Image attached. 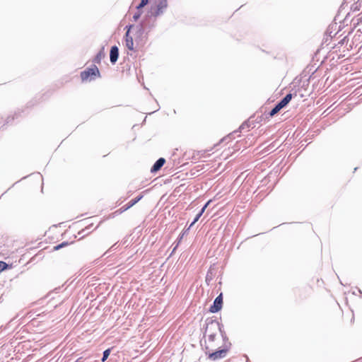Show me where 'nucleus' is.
I'll use <instances>...</instances> for the list:
<instances>
[{
    "label": "nucleus",
    "mask_w": 362,
    "mask_h": 362,
    "mask_svg": "<svg viewBox=\"0 0 362 362\" xmlns=\"http://www.w3.org/2000/svg\"><path fill=\"white\" fill-rule=\"evenodd\" d=\"M142 198V196H139L136 197L135 199H133L130 200L125 206H124L123 211L127 210L132 206H133L134 204H136Z\"/></svg>",
    "instance_id": "9b49d317"
},
{
    "label": "nucleus",
    "mask_w": 362,
    "mask_h": 362,
    "mask_svg": "<svg viewBox=\"0 0 362 362\" xmlns=\"http://www.w3.org/2000/svg\"><path fill=\"white\" fill-rule=\"evenodd\" d=\"M133 28L136 30L135 34L136 38H140L141 40H146L147 38V33H145V28H144L143 24L141 23L136 26L134 25Z\"/></svg>",
    "instance_id": "20e7f679"
},
{
    "label": "nucleus",
    "mask_w": 362,
    "mask_h": 362,
    "mask_svg": "<svg viewBox=\"0 0 362 362\" xmlns=\"http://www.w3.org/2000/svg\"><path fill=\"white\" fill-rule=\"evenodd\" d=\"M222 303H223V299H222V296L221 294L220 296L216 297V298L215 299L214 305L210 308V311L211 313H216V312L219 311L221 308Z\"/></svg>",
    "instance_id": "423d86ee"
},
{
    "label": "nucleus",
    "mask_w": 362,
    "mask_h": 362,
    "mask_svg": "<svg viewBox=\"0 0 362 362\" xmlns=\"http://www.w3.org/2000/svg\"><path fill=\"white\" fill-rule=\"evenodd\" d=\"M166 7H167L166 0L160 1L157 6V10L155 12V16H159L161 13H163V11L166 8Z\"/></svg>",
    "instance_id": "9d476101"
},
{
    "label": "nucleus",
    "mask_w": 362,
    "mask_h": 362,
    "mask_svg": "<svg viewBox=\"0 0 362 362\" xmlns=\"http://www.w3.org/2000/svg\"><path fill=\"white\" fill-rule=\"evenodd\" d=\"M226 349H221L219 351H217L216 352H214L209 355V358L212 360H216L218 358H223L226 356Z\"/></svg>",
    "instance_id": "1a4fd4ad"
},
{
    "label": "nucleus",
    "mask_w": 362,
    "mask_h": 362,
    "mask_svg": "<svg viewBox=\"0 0 362 362\" xmlns=\"http://www.w3.org/2000/svg\"><path fill=\"white\" fill-rule=\"evenodd\" d=\"M110 349H107V350H105V351H104V353H103V358H102V361H103V362H104V361L107 358V357H108V356H109V355H110Z\"/></svg>",
    "instance_id": "2eb2a0df"
},
{
    "label": "nucleus",
    "mask_w": 362,
    "mask_h": 362,
    "mask_svg": "<svg viewBox=\"0 0 362 362\" xmlns=\"http://www.w3.org/2000/svg\"><path fill=\"white\" fill-rule=\"evenodd\" d=\"M104 47L97 54L95 57L94 62L95 63H100L101 59L105 57Z\"/></svg>",
    "instance_id": "f8f14e48"
},
{
    "label": "nucleus",
    "mask_w": 362,
    "mask_h": 362,
    "mask_svg": "<svg viewBox=\"0 0 362 362\" xmlns=\"http://www.w3.org/2000/svg\"><path fill=\"white\" fill-rule=\"evenodd\" d=\"M132 28H134L133 25H130L128 27V30L125 35V45L129 50H134V41L132 36H129V32Z\"/></svg>",
    "instance_id": "7ed1b4c3"
},
{
    "label": "nucleus",
    "mask_w": 362,
    "mask_h": 362,
    "mask_svg": "<svg viewBox=\"0 0 362 362\" xmlns=\"http://www.w3.org/2000/svg\"><path fill=\"white\" fill-rule=\"evenodd\" d=\"M148 3V0H141L140 4L137 6V9L144 7Z\"/></svg>",
    "instance_id": "4468645a"
},
{
    "label": "nucleus",
    "mask_w": 362,
    "mask_h": 362,
    "mask_svg": "<svg viewBox=\"0 0 362 362\" xmlns=\"http://www.w3.org/2000/svg\"><path fill=\"white\" fill-rule=\"evenodd\" d=\"M292 99V94L288 93L287 94L281 101H279L275 107L271 110L269 112L270 116H274L276 113H278L282 108H284L285 106L288 105V103L291 101Z\"/></svg>",
    "instance_id": "f257e3e1"
},
{
    "label": "nucleus",
    "mask_w": 362,
    "mask_h": 362,
    "mask_svg": "<svg viewBox=\"0 0 362 362\" xmlns=\"http://www.w3.org/2000/svg\"><path fill=\"white\" fill-rule=\"evenodd\" d=\"M119 57V49L117 46H112L110 52V60L112 64H115Z\"/></svg>",
    "instance_id": "0eeeda50"
},
{
    "label": "nucleus",
    "mask_w": 362,
    "mask_h": 362,
    "mask_svg": "<svg viewBox=\"0 0 362 362\" xmlns=\"http://www.w3.org/2000/svg\"><path fill=\"white\" fill-rule=\"evenodd\" d=\"M165 163V160L163 158H158L153 164L151 169V172L155 173L158 171Z\"/></svg>",
    "instance_id": "6e6552de"
},
{
    "label": "nucleus",
    "mask_w": 362,
    "mask_h": 362,
    "mask_svg": "<svg viewBox=\"0 0 362 362\" xmlns=\"http://www.w3.org/2000/svg\"><path fill=\"white\" fill-rule=\"evenodd\" d=\"M209 202H208L203 207L202 209H201V211L197 214L196 217L194 218V221H192V223L189 225V228L187 229H186L185 231H183V233H182V235H180V239H182L183 238V236L187 233V231L189 230V229L197 222L198 221V220L200 218V217L202 216V215L203 214V213L204 212L206 208L207 207V206L209 205Z\"/></svg>",
    "instance_id": "39448f33"
},
{
    "label": "nucleus",
    "mask_w": 362,
    "mask_h": 362,
    "mask_svg": "<svg viewBox=\"0 0 362 362\" xmlns=\"http://www.w3.org/2000/svg\"><path fill=\"white\" fill-rule=\"evenodd\" d=\"M243 128H244V124H242V125L240 126V129H243Z\"/></svg>",
    "instance_id": "a211bd4d"
},
{
    "label": "nucleus",
    "mask_w": 362,
    "mask_h": 362,
    "mask_svg": "<svg viewBox=\"0 0 362 362\" xmlns=\"http://www.w3.org/2000/svg\"><path fill=\"white\" fill-rule=\"evenodd\" d=\"M68 245H69V243L68 242H63V243H62L60 244L54 245L52 249H62V247H66Z\"/></svg>",
    "instance_id": "ddd939ff"
},
{
    "label": "nucleus",
    "mask_w": 362,
    "mask_h": 362,
    "mask_svg": "<svg viewBox=\"0 0 362 362\" xmlns=\"http://www.w3.org/2000/svg\"><path fill=\"white\" fill-rule=\"evenodd\" d=\"M6 264L4 262H0V272H2L6 268Z\"/></svg>",
    "instance_id": "f3484780"
},
{
    "label": "nucleus",
    "mask_w": 362,
    "mask_h": 362,
    "mask_svg": "<svg viewBox=\"0 0 362 362\" xmlns=\"http://www.w3.org/2000/svg\"><path fill=\"white\" fill-rule=\"evenodd\" d=\"M141 16V13L140 12H137V13H135L133 16V19L134 21H136Z\"/></svg>",
    "instance_id": "dca6fc26"
},
{
    "label": "nucleus",
    "mask_w": 362,
    "mask_h": 362,
    "mask_svg": "<svg viewBox=\"0 0 362 362\" xmlns=\"http://www.w3.org/2000/svg\"><path fill=\"white\" fill-rule=\"evenodd\" d=\"M97 75L99 76L100 72L98 69L95 66L94 68L88 69L86 71H82L81 74V77L82 81H86L89 77Z\"/></svg>",
    "instance_id": "f03ea898"
}]
</instances>
